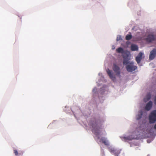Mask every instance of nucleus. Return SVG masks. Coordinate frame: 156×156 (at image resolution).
<instances>
[{
	"instance_id": "18",
	"label": "nucleus",
	"mask_w": 156,
	"mask_h": 156,
	"mask_svg": "<svg viewBox=\"0 0 156 156\" xmlns=\"http://www.w3.org/2000/svg\"><path fill=\"white\" fill-rule=\"evenodd\" d=\"M123 139L125 140H131L132 139V138L130 136H127L124 137Z\"/></svg>"
},
{
	"instance_id": "4",
	"label": "nucleus",
	"mask_w": 156,
	"mask_h": 156,
	"mask_svg": "<svg viewBox=\"0 0 156 156\" xmlns=\"http://www.w3.org/2000/svg\"><path fill=\"white\" fill-rule=\"evenodd\" d=\"M112 69L114 72L116 73V75L120 77V71L119 67L116 64H114L113 65Z\"/></svg>"
},
{
	"instance_id": "12",
	"label": "nucleus",
	"mask_w": 156,
	"mask_h": 156,
	"mask_svg": "<svg viewBox=\"0 0 156 156\" xmlns=\"http://www.w3.org/2000/svg\"><path fill=\"white\" fill-rule=\"evenodd\" d=\"M138 46L134 44H132L131 46V49L132 51H136L138 50Z\"/></svg>"
},
{
	"instance_id": "14",
	"label": "nucleus",
	"mask_w": 156,
	"mask_h": 156,
	"mask_svg": "<svg viewBox=\"0 0 156 156\" xmlns=\"http://www.w3.org/2000/svg\"><path fill=\"white\" fill-rule=\"evenodd\" d=\"M151 98V94L149 93L146 95L144 98V101L145 102L149 101Z\"/></svg>"
},
{
	"instance_id": "19",
	"label": "nucleus",
	"mask_w": 156,
	"mask_h": 156,
	"mask_svg": "<svg viewBox=\"0 0 156 156\" xmlns=\"http://www.w3.org/2000/svg\"><path fill=\"white\" fill-rule=\"evenodd\" d=\"M122 37L120 35H118L117 36L116 38V41H118L120 40H122Z\"/></svg>"
},
{
	"instance_id": "11",
	"label": "nucleus",
	"mask_w": 156,
	"mask_h": 156,
	"mask_svg": "<svg viewBox=\"0 0 156 156\" xmlns=\"http://www.w3.org/2000/svg\"><path fill=\"white\" fill-rule=\"evenodd\" d=\"M102 142L105 145L108 146L109 145L108 140L104 137H102L101 139Z\"/></svg>"
},
{
	"instance_id": "3",
	"label": "nucleus",
	"mask_w": 156,
	"mask_h": 156,
	"mask_svg": "<svg viewBox=\"0 0 156 156\" xmlns=\"http://www.w3.org/2000/svg\"><path fill=\"white\" fill-rule=\"evenodd\" d=\"M149 120L150 123H154L156 122V110L151 112L149 116Z\"/></svg>"
},
{
	"instance_id": "1",
	"label": "nucleus",
	"mask_w": 156,
	"mask_h": 156,
	"mask_svg": "<svg viewBox=\"0 0 156 156\" xmlns=\"http://www.w3.org/2000/svg\"><path fill=\"white\" fill-rule=\"evenodd\" d=\"M92 129V131L94 134L97 135L100 133V129L101 128V124L99 120L94 119L91 124Z\"/></svg>"
},
{
	"instance_id": "6",
	"label": "nucleus",
	"mask_w": 156,
	"mask_h": 156,
	"mask_svg": "<svg viewBox=\"0 0 156 156\" xmlns=\"http://www.w3.org/2000/svg\"><path fill=\"white\" fill-rule=\"evenodd\" d=\"M156 56V48L153 49L150 52L149 59L150 60L153 59Z\"/></svg>"
},
{
	"instance_id": "20",
	"label": "nucleus",
	"mask_w": 156,
	"mask_h": 156,
	"mask_svg": "<svg viewBox=\"0 0 156 156\" xmlns=\"http://www.w3.org/2000/svg\"><path fill=\"white\" fill-rule=\"evenodd\" d=\"M14 152L15 155H17L18 154V151L16 150H14Z\"/></svg>"
},
{
	"instance_id": "5",
	"label": "nucleus",
	"mask_w": 156,
	"mask_h": 156,
	"mask_svg": "<svg viewBox=\"0 0 156 156\" xmlns=\"http://www.w3.org/2000/svg\"><path fill=\"white\" fill-rule=\"evenodd\" d=\"M108 149L109 151L115 156H118L120 153V151L119 150L112 148H109Z\"/></svg>"
},
{
	"instance_id": "22",
	"label": "nucleus",
	"mask_w": 156,
	"mask_h": 156,
	"mask_svg": "<svg viewBox=\"0 0 156 156\" xmlns=\"http://www.w3.org/2000/svg\"><path fill=\"white\" fill-rule=\"evenodd\" d=\"M154 128L155 129H156V123L155 124L154 126Z\"/></svg>"
},
{
	"instance_id": "13",
	"label": "nucleus",
	"mask_w": 156,
	"mask_h": 156,
	"mask_svg": "<svg viewBox=\"0 0 156 156\" xmlns=\"http://www.w3.org/2000/svg\"><path fill=\"white\" fill-rule=\"evenodd\" d=\"M143 115V112L142 111L140 110L138 112V114L136 115V118L137 120L140 119L141 117Z\"/></svg>"
},
{
	"instance_id": "15",
	"label": "nucleus",
	"mask_w": 156,
	"mask_h": 156,
	"mask_svg": "<svg viewBox=\"0 0 156 156\" xmlns=\"http://www.w3.org/2000/svg\"><path fill=\"white\" fill-rule=\"evenodd\" d=\"M132 37V36L131 34H127L126 37V40H130Z\"/></svg>"
},
{
	"instance_id": "8",
	"label": "nucleus",
	"mask_w": 156,
	"mask_h": 156,
	"mask_svg": "<svg viewBox=\"0 0 156 156\" xmlns=\"http://www.w3.org/2000/svg\"><path fill=\"white\" fill-rule=\"evenodd\" d=\"M147 41L149 42H151L155 40V37L154 35L152 34H149L146 39Z\"/></svg>"
},
{
	"instance_id": "21",
	"label": "nucleus",
	"mask_w": 156,
	"mask_h": 156,
	"mask_svg": "<svg viewBox=\"0 0 156 156\" xmlns=\"http://www.w3.org/2000/svg\"><path fill=\"white\" fill-rule=\"evenodd\" d=\"M154 102L155 104L156 105V96L155 97V98L154 99Z\"/></svg>"
},
{
	"instance_id": "16",
	"label": "nucleus",
	"mask_w": 156,
	"mask_h": 156,
	"mask_svg": "<svg viewBox=\"0 0 156 156\" xmlns=\"http://www.w3.org/2000/svg\"><path fill=\"white\" fill-rule=\"evenodd\" d=\"M130 62H129L128 60L124 59L123 62V64L124 65H127Z\"/></svg>"
},
{
	"instance_id": "17",
	"label": "nucleus",
	"mask_w": 156,
	"mask_h": 156,
	"mask_svg": "<svg viewBox=\"0 0 156 156\" xmlns=\"http://www.w3.org/2000/svg\"><path fill=\"white\" fill-rule=\"evenodd\" d=\"M119 53H122L123 51V49L122 48L120 47L118 48L116 50Z\"/></svg>"
},
{
	"instance_id": "9",
	"label": "nucleus",
	"mask_w": 156,
	"mask_h": 156,
	"mask_svg": "<svg viewBox=\"0 0 156 156\" xmlns=\"http://www.w3.org/2000/svg\"><path fill=\"white\" fill-rule=\"evenodd\" d=\"M107 72L110 78L111 79H112L113 80H115V76L113 75V74L112 73L111 71H110L109 69H108L107 70Z\"/></svg>"
},
{
	"instance_id": "10",
	"label": "nucleus",
	"mask_w": 156,
	"mask_h": 156,
	"mask_svg": "<svg viewBox=\"0 0 156 156\" xmlns=\"http://www.w3.org/2000/svg\"><path fill=\"white\" fill-rule=\"evenodd\" d=\"M152 106V102L151 101H149L145 106V109L147 111H149L151 108Z\"/></svg>"
},
{
	"instance_id": "7",
	"label": "nucleus",
	"mask_w": 156,
	"mask_h": 156,
	"mask_svg": "<svg viewBox=\"0 0 156 156\" xmlns=\"http://www.w3.org/2000/svg\"><path fill=\"white\" fill-rule=\"evenodd\" d=\"M143 53L141 52H140L137 56L136 58V60L138 64L140 63L142 58Z\"/></svg>"
},
{
	"instance_id": "2",
	"label": "nucleus",
	"mask_w": 156,
	"mask_h": 156,
	"mask_svg": "<svg viewBox=\"0 0 156 156\" xmlns=\"http://www.w3.org/2000/svg\"><path fill=\"white\" fill-rule=\"evenodd\" d=\"M126 68L128 72L131 73L136 70L137 67L134 65L133 62H131L126 66Z\"/></svg>"
}]
</instances>
